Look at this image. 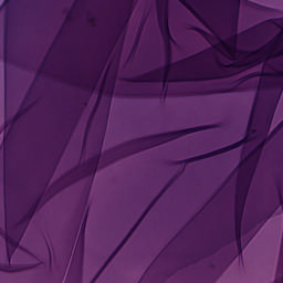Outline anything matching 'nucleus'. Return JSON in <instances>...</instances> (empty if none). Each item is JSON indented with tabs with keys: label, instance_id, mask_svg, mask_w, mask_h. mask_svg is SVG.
Instances as JSON below:
<instances>
[{
	"label": "nucleus",
	"instance_id": "nucleus-42",
	"mask_svg": "<svg viewBox=\"0 0 283 283\" xmlns=\"http://www.w3.org/2000/svg\"><path fill=\"white\" fill-rule=\"evenodd\" d=\"M66 21H72V14H69V15L66 17Z\"/></svg>",
	"mask_w": 283,
	"mask_h": 283
},
{
	"label": "nucleus",
	"instance_id": "nucleus-21",
	"mask_svg": "<svg viewBox=\"0 0 283 283\" xmlns=\"http://www.w3.org/2000/svg\"><path fill=\"white\" fill-rule=\"evenodd\" d=\"M247 203V197H240L235 195L234 199V218L242 219L244 216V205Z\"/></svg>",
	"mask_w": 283,
	"mask_h": 283
},
{
	"label": "nucleus",
	"instance_id": "nucleus-16",
	"mask_svg": "<svg viewBox=\"0 0 283 283\" xmlns=\"http://www.w3.org/2000/svg\"><path fill=\"white\" fill-rule=\"evenodd\" d=\"M72 178H74V175H72V172H69L64 177L54 181L50 187L51 196H56V193H61L63 189H65L66 187H70V180H72Z\"/></svg>",
	"mask_w": 283,
	"mask_h": 283
},
{
	"label": "nucleus",
	"instance_id": "nucleus-38",
	"mask_svg": "<svg viewBox=\"0 0 283 283\" xmlns=\"http://www.w3.org/2000/svg\"><path fill=\"white\" fill-rule=\"evenodd\" d=\"M280 129H282V128H280V126H276V127L270 133L271 138H273V136H275V135L277 134V132H280Z\"/></svg>",
	"mask_w": 283,
	"mask_h": 283
},
{
	"label": "nucleus",
	"instance_id": "nucleus-46",
	"mask_svg": "<svg viewBox=\"0 0 283 283\" xmlns=\"http://www.w3.org/2000/svg\"><path fill=\"white\" fill-rule=\"evenodd\" d=\"M10 2V0H4V6L7 4V3H9Z\"/></svg>",
	"mask_w": 283,
	"mask_h": 283
},
{
	"label": "nucleus",
	"instance_id": "nucleus-25",
	"mask_svg": "<svg viewBox=\"0 0 283 283\" xmlns=\"http://www.w3.org/2000/svg\"><path fill=\"white\" fill-rule=\"evenodd\" d=\"M75 85L85 87V90H86V92H88V94H94V90H96L98 82H94V80H86L85 83L83 84L80 81H76Z\"/></svg>",
	"mask_w": 283,
	"mask_h": 283
},
{
	"label": "nucleus",
	"instance_id": "nucleus-17",
	"mask_svg": "<svg viewBox=\"0 0 283 283\" xmlns=\"http://www.w3.org/2000/svg\"><path fill=\"white\" fill-rule=\"evenodd\" d=\"M14 136H17V130H14V122L12 120L3 136L4 156H8V149L12 147V144L14 143Z\"/></svg>",
	"mask_w": 283,
	"mask_h": 283
},
{
	"label": "nucleus",
	"instance_id": "nucleus-2",
	"mask_svg": "<svg viewBox=\"0 0 283 283\" xmlns=\"http://www.w3.org/2000/svg\"><path fill=\"white\" fill-rule=\"evenodd\" d=\"M230 2L229 14L231 19L230 32L231 36H228L226 40H222L220 35H211L206 30L200 27H193L192 30L198 32L207 43H209L214 50H221V54L228 56L230 61H234L230 65H224L218 55L211 54L206 62V67H213L209 65L211 56H213L217 67H233L234 70H249L251 67H258L262 62L266 61V54H271L275 48V43L268 42L265 45L256 50H244L238 49V19H240V0H227Z\"/></svg>",
	"mask_w": 283,
	"mask_h": 283
},
{
	"label": "nucleus",
	"instance_id": "nucleus-31",
	"mask_svg": "<svg viewBox=\"0 0 283 283\" xmlns=\"http://www.w3.org/2000/svg\"><path fill=\"white\" fill-rule=\"evenodd\" d=\"M235 240V234L233 233V230H229L227 234L223 235V242L224 244H231Z\"/></svg>",
	"mask_w": 283,
	"mask_h": 283
},
{
	"label": "nucleus",
	"instance_id": "nucleus-43",
	"mask_svg": "<svg viewBox=\"0 0 283 283\" xmlns=\"http://www.w3.org/2000/svg\"><path fill=\"white\" fill-rule=\"evenodd\" d=\"M277 126H279V128L282 129V127H283V119L280 122V124Z\"/></svg>",
	"mask_w": 283,
	"mask_h": 283
},
{
	"label": "nucleus",
	"instance_id": "nucleus-44",
	"mask_svg": "<svg viewBox=\"0 0 283 283\" xmlns=\"http://www.w3.org/2000/svg\"><path fill=\"white\" fill-rule=\"evenodd\" d=\"M88 22H90V23H94V18H90V19H88Z\"/></svg>",
	"mask_w": 283,
	"mask_h": 283
},
{
	"label": "nucleus",
	"instance_id": "nucleus-4",
	"mask_svg": "<svg viewBox=\"0 0 283 283\" xmlns=\"http://www.w3.org/2000/svg\"><path fill=\"white\" fill-rule=\"evenodd\" d=\"M216 126L206 125L197 126L192 128H186L181 130H174L169 133H161L158 135H150L147 137H140L119 144L113 148L104 150L102 156V165L107 167L112 163L127 158V156H134L138 151H145V149H151V147H158V145H165L171 140L182 138V136H189V134H196V132H205V129H213Z\"/></svg>",
	"mask_w": 283,
	"mask_h": 283
},
{
	"label": "nucleus",
	"instance_id": "nucleus-14",
	"mask_svg": "<svg viewBox=\"0 0 283 283\" xmlns=\"http://www.w3.org/2000/svg\"><path fill=\"white\" fill-rule=\"evenodd\" d=\"M262 153L253 149L249 153L245 160L241 161L240 165L243 167V171H248L250 174H255V168L258 167V163H260V157Z\"/></svg>",
	"mask_w": 283,
	"mask_h": 283
},
{
	"label": "nucleus",
	"instance_id": "nucleus-6",
	"mask_svg": "<svg viewBox=\"0 0 283 283\" xmlns=\"http://www.w3.org/2000/svg\"><path fill=\"white\" fill-rule=\"evenodd\" d=\"M12 19L8 13L4 14V107L8 109V84L10 81V67L14 65L17 56L14 55V49L12 48Z\"/></svg>",
	"mask_w": 283,
	"mask_h": 283
},
{
	"label": "nucleus",
	"instance_id": "nucleus-26",
	"mask_svg": "<svg viewBox=\"0 0 283 283\" xmlns=\"http://www.w3.org/2000/svg\"><path fill=\"white\" fill-rule=\"evenodd\" d=\"M102 59H103V64H102L101 71L98 72L97 75H94V73H92L88 78L91 81H94L95 83H98V81H101V76L103 75V70H105V65H107V55H102Z\"/></svg>",
	"mask_w": 283,
	"mask_h": 283
},
{
	"label": "nucleus",
	"instance_id": "nucleus-7",
	"mask_svg": "<svg viewBox=\"0 0 283 283\" xmlns=\"http://www.w3.org/2000/svg\"><path fill=\"white\" fill-rule=\"evenodd\" d=\"M102 151L103 145L97 146L93 155L83 165L75 167L73 171H71L75 180H81V178H87V176H96L98 163H101Z\"/></svg>",
	"mask_w": 283,
	"mask_h": 283
},
{
	"label": "nucleus",
	"instance_id": "nucleus-9",
	"mask_svg": "<svg viewBox=\"0 0 283 283\" xmlns=\"http://www.w3.org/2000/svg\"><path fill=\"white\" fill-rule=\"evenodd\" d=\"M174 96H211L214 94L213 83L198 86H179L172 90Z\"/></svg>",
	"mask_w": 283,
	"mask_h": 283
},
{
	"label": "nucleus",
	"instance_id": "nucleus-8",
	"mask_svg": "<svg viewBox=\"0 0 283 283\" xmlns=\"http://www.w3.org/2000/svg\"><path fill=\"white\" fill-rule=\"evenodd\" d=\"M169 185H171V181L167 186H165V188L161 190V192L151 201V203L148 206V208L145 210V212L142 214V217L137 220V222L134 224V227L129 230V232L124 238V240L118 244V247L115 249V251L108 258V260L104 263V265L102 266V269L99 270V272L97 273V275L95 276L94 280H96V277H98V275H101V273H103V271L105 270V266H107L112 262V260H114V258H116V255L118 254V251H120V249H123V247H125V243L127 242V240H129V238H132V235H134V231H136V229H138L140 222H143V220H145V217L149 213V211H151V207H154V205H156V202H158V200H160V196H163V193H165L167 191V189H169Z\"/></svg>",
	"mask_w": 283,
	"mask_h": 283
},
{
	"label": "nucleus",
	"instance_id": "nucleus-23",
	"mask_svg": "<svg viewBox=\"0 0 283 283\" xmlns=\"http://www.w3.org/2000/svg\"><path fill=\"white\" fill-rule=\"evenodd\" d=\"M277 211V206L273 205L270 210H263L260 212V218L254 220L255 224H262V222H266L270 218H273V214Z\"/></svg>",
	"mask_w": 283,
	"mask_h": 283
},
{
	"label": "nucleus",
	"instance_id": "nucleus-30",
	"mask_svg": "<svg viewBox=\"0 0 283 283\" xmlns=\"http://www.w3.org/2000/svg\"><path fill=\"white\" fill-rule=\"evenodd\" d=\"M104 92H105V83H102V85L99 87V93L97 95V101H96L95 107L93 109V114L91 115V118H92V116H94V114H96V109H98V105H101V98H103Z\"/></svg>",
	"mask_w": 283,
	"mask_h": 283
},
{
	"label": "nucleus",
	"instance_id": "nucleus-12",
	"mask_svg": "<svg viewBox=\"0 0 283 283\" xmlns=\"http://www.w3.org/2000/svg\"><path fill=\"white\" fill-rule=\"evenodd\" d=\"M125 96H128L129 98L134 96H140L142 98H167V93H165L164 88H143L138 91H125Z\"/></svg>",
	"mask_w": 283,
	"mask_h": 283
},
{
	"label": "nucleus",
	"instance_id": "nucleus-18",
	"mask_svg": "<svg viewBox=\"0 0 283 283\" xmlns=\"http://www.w3.org/2000/svg\"><path fill=\"white\" fill-rule=\"evenodd\" d=\"M32 94V87L28 91L20 108L18 109L15 116L13 117V123H17V120H19V118H21L22 116H25V114H28V112H30V109L32 108V105L28 104V101H30V96Z\"/></svg>",
	"mask_w": 283,
	"mask_h": 283
},
{
	"label": "nucleus",
	"instance_id": "nucleus-28",
	"mask_svg": "<svg viewBox=\"0 0 283 283\" xmlns=\"http://www.w3.org/2000/svg\"><path fill=\"white\" fill-rule=\"evenodd\" d=\"M247 84H242L241 82L234 84L230 82L229 94H233L235 92H247Z\"/></svg>",
	"mask_w": 283,
	"mask_h": 283
},
{
	"label": "nucleus",
	"instance_id": "nucleus-13",
	"mask_svg": "<svg viewBox=\"0 0 283 283\" xmlns=\"http://www.w3.org/2000/svg\"><path fill=\"white\" fill-rule=\"evenodd\" d=\"M251 180H253V172L242 169V177L237 182L235 196L247 198L249 189H251Z\"/></svg>",
	"mask_w": 283,
	"mask_h": 283
},
{
	"label": "nucleus",
	"instance_id": "nucleus-29",
	"mask_svg": "<svg viewBox=\"0 0 283 283\" xmlns=\"http://www.w3.org/2000/svg\"><path fill=\"white\" fill-rule=\"evenodd\" d=\"M34 213H36L34 208L29 207L20 222H25L28 224V222H30V220H32V218H34Z\"/></svg>",
	"mask_w": 283,
	"mask_h": 283
},
{
	"label": "nucleus",
	"instance_id": "nucleus-41",
	"mask_svg": "<svg viewBox=\"0 0 283 283\" xmlns=\"http://www.w3.org/2000/svg\"><path fill=\"white\" fill-rule=\"evenodd\" d=\"M82 105H83V107H87V98L82 99Z\"/></svg>",
	"mask_w": 283,
	"mask_h": 283
},
{
	"label": "nucleus",
	"instance_id": "nucleus-15",
	"mask_svg": "<svg viewBox=\"0 0 283 283\" xmlns=\"http://www.w3.org/2000/svg\"><path fill=\"white\" fill-rule=\"evenodd\" d=\"M260 36H262V32L258 27L249 28L239 33V39L243 45H251V43H255Z\"/></svg>",
	"mask_w": 283,
	"mask_h": 283
},
{
	"label": "nucleus",
	"instance_id": "nucleus-24",
	"mask_svg": "<svg viewBox=\"0 0 283 283\" xmlns=\"http://www.w3.org/2000/svg\"><path fill=\"white\" fill-rule=\"evenodd\" d=\"M230 83L229 81L212 82L214 94H229Z\"/></svg>",
	"mask_w": 283,
	"mask_h": 283
},
{
	"label": "nucleus",
	"instance_id": "nucleus-39",
	"mask_svg": "<svg viewBox=\"0 0 283 283\" xmlns=\"http://www.w3.org/2000/svg\"><path fill=\"white\" fill-rule=\"evenodd\" d=\"M118 39H116V38H111L109 40H108V43H112L113 45H116V41H117Z\"/></svg>",
	"mask_w": 283,
	"mask_h": 283
},
{
	"label": "nucleus",
	"instance_id": "nucleus-22",
	"mask_svg": "<svg viewBox=\"0 0 283 283\" xmlns=\"http://www.w3.org/2000/svg\"><path fill=\"white\" fill-rule=\"evenodd\" d=\"M274 283H283V239L281 241V250L279 254V262L276 266V275Z\"/></svg>",
	"mask_w": 283,
	"mask_h": 283
},
{
	"label": "nucleus",
	"instance_id": "nucleus-11",
	"mask_svg": "<svg viewBox=\"0 0 283 283\" xmlns=\"http://www.w3.org/2000/svg\"><path fill=\"white\" fill-rule=\"evenodd\" d=\"M159 30L169 29V0H156Z\"/></svg>",
	"mask_w": 283,
	"mask_h": 283
},
{
	"label": "nucleus",
	"instance_id": "nucleus-32",
	"mask_svg": "<svg viewBox=\"0 0 283 283\" xmlns=\"http://www.w3.org/2000/svg\"><path fill=\"white\" fill-rule=\"evenodd\" d=\"M178 1L181 2L185 6V8H187V10L192 12V14H195V17H198V12L196 11V9H193V7L191 6V3H189L188 0H178Z\"/></svg>",
	"mask_w": 283,
	"mask_h": 283
},
{
	"label": "nucleus",
	"instance_id": "nucleus-3",
	"mask_svg": "<svg viewBox=\"0 0 283 283\" xmlns=\"http://www.w3.org/2000/svg\"><path fill=\"white\" fill-rule=\"evenodd\" d=\"M14 185V175L12 170L8 168V164H4V226H0V235L4 238L7 244V263H0V271L4 273H19V271H25V269H31L30 266L23 268L21 265L12 266L10 265V260L25 233V228L19 229V222L12 214V209H14V200L12 199V189Z\"/></svg>",
	"mask_w": 283,
	"mask_h": 283
},
{
	"label": "nucleus",
	"instance_id": "nucleus-33",
	"mask_svg": "<svg viewBox=\"0 0 283 283\" xmlns=\"http://www.w3.org/2000/svg\"><path fill=\"white\" fill-rule=\"evenodd\" d=\"M81 112L82 111H76L73 118L71 119V125H73V127H76L78 120H81Z\"/></svg>",
	"mask_w": 283,
	"mask_h": 283
},
{
	"label": "nucleus",
	"instance_id": "nucleus-27",
	"mask_svg": "<svg viewBox=\"0 0 283 283\" xmlns=\"http://www.w3.org/2000/svg\"><path fill=\"white\" fill-rule=\"evenodd\" d=\"M61 156H62V154H60L57 157H55L53 159V161L51 163V166L49 168L50 174L48 176V182H50V180H52V176H54V171H56V167H59V163L61 160Z\"/></svg>",
	"mask_w": 283,
	"mask_h": 283
},
{
	"label": "nucleus",
	"instance_id": "nucleus-40",
	"mask_svg": "<svg viewBox=\"0 0 283 283\" xmlns=\"http://www.w3.org/2000/svg\"><path fill=\"white\" fill-rule=\"evenodd\" d=\"M9 125H10V122L8 120V118H6V120H4V129H8Z\"/></svg>",
	"mask_w": 283,
	"mask_h": 283
},
{
	"label": "nucleus",
	"instance_id": "nucleus-34",
	"mask_svg": "<svg viewBox=\"0 0 283 283\" xmlns=\"http://www.w3.org/2000/svg\"><path fill=\"white\" fill-rule=\"evenodd\" d=\"M99 65L96 66L93 71V75L98 76V73L101 72V67H103V55L99 56Z\"/></svg>",
	"mask_w": 283,
	"mask_h": 283
},
{
	"label": "nucleus",
	"instance_id": "nucleus-19",
	"mask_svg": "<svg viewBox=\"0 0 283 283\" xmlns=\"http://www.w3.org/2000/svg\"><path fill=\"white\" fill-rule=\"evenodd\" d=\"M134 13V0H127L126 6L122 10V15L119 18L118 25L120 23H124V25H127L129 22V19H132V14Z\"/></svg>",
	"mask_w": 283,
	"mask_h": 283
},
{
	"label": "nucleus",
	"instance_id": "nucleus-20",
	"mask_svg": "<svg viewBox=\"0 0 283 283\" xmlns=\"http://www.w3.org/2000/svg\"><path fill=\"white\" fill-rule=\"evenodd\" d=\"M234 238L239 255H242V219L240 218H234Z\"/></svg>",
	"mask_w": 283,
	"mask_h": 283
},
{
	"label": "nucleus",
	"instance_id": "nucleus-36",
	"mask_svg": "<svg viewBox=\"0 0 283 283\" xmlns=\"http://www.w3.org/2000/svg\"><path fill=\"white\" fill-rule=\"evenodd\" d=\"M140 32H143V29H139L137 35H136V39H135V42H134V48H137L138 46V43L140 41Z\"/></svg>",
	"mask_w": 283,
	"mask_h": 283
},
{
	"label": "nucleus",
	"instance_id": "nucleus-47",
	"mask_svg": "<svg viewBox=\"0 0 283 283\" xmlns=\"http://www.w3.org/2000/svg\"><path fill=\"white\" fill-rule=\"evenodd\" d=\"M249 242H251V239L247 240V241H245V244H249Z\"/></svg>",
	"mask_w": 283,
	"mask_h": 283
},
{
	"label": "nucleus",
	"instance_id": "nucleus-1",
	"mask_svg": "<svg viewBox=\"0 0 283 283\" xmlns=\"http://www.w3.org/2000/svg\"><path fill=\"white\" fill-rule=\"evenodd\" d=\"M165 42V61L166 67L163 76V70L156 69L153 72H147L137 77L126 78L128 83H186L189 81H213L216 78H229L233 76V71L206 66V63L211 56V49H206L201 52L189 55L182 60L171 63L174 56L171 52V43H175L171 36V31L160 29Z\"/></svg>",
	"mask_w": 283,
	"mask_h": 283
},
{
	"label": "nucleus",
	"instance_id": "nucleus-45",
	"mask_svg": "<svg viewBox=\"0 0 283 283\" xmlns=\"http://www.w3.org/2000/svg\"><path fill=\"white\" fill-rule=\"evenodd\" d=\"M281 72H283V61L281 60Z\"/></svg>",
	"mask_w": 283,
	"mask_h": 283
},
{
	"label": "nucleus",
	"instance_id": "nucleus-10",
	"mask_svg": "<svg viewBox=\"0 0 283 283\" xmlns=\"http://www.w3.org/2000/svg\"><path fill=\"white\" fill-rule=\"evenodd\" d=\"M86 224H87V218H85V220L82 223L80 237L77 239V243L75 247V251L73 254V259L71 262V268L69 270V273H72V270L74 269V266H76V269H81V266H83V258H84V253H85V227H86Z\"/></svg>",
	"mask_w": 283,
	"mask_h": 283
},
{
	"label": "nucleus",
	"instance_id": "nucleus-5",
	"mask_svg": "<svg viewBox=\"0 0 283 283\" xmlns=\"http://www.w3.org/2000/svg\"><path fill=\"white\" fill-rule=\"evenodd\" d=\"M274 114L275 108H272L271 111H268L265 115H262V105H259L258 98H255L247 127V135L243 139L217 150L190 157L184 161L177 163V165H182V163L186 165H189V163H198V160H205V158H213V156H220V154H227V151L238 149V147H242V145H247V143H251V140H253L255 129H258L260 126L264 129L265 134H269V129H271V123H273Z\"/></svg>",
	"mask_w": 283,
	"mask_h": 283
},
{
	"label": "nucleus",
	"instance_id": "nucleus-35",
	"mask_svg": "<svg viewBox=\"0 0 283 283\" xmlns=\"http://www.w3.org/2000/svg\"><path fill=\"white\" fill-rule=\"evenodd\" d=\"M41 197L40 196L35 201H33L30 206V209H34V211H36V209L39 208V203L41 202Z\"/></svg>",
	"mask_w": 283,
	"mask_h": 283
},
{
	"label": "nucleus",
	"instance_id": "nucleus-37",
	"mask_svg": "<svg viewBox=\"0 0 283 283\" xmlns=\"http://www.w3.org/2000/svg\"><path fill=\"white\" fill-rule=\"evenodd\" d=\"M262 149H264V142H261V143L254 148V150L259 151L260 154H262Z\"/></svg>",
	"mask_w": 283,
	"mask_h": 283
}]
</instances>
